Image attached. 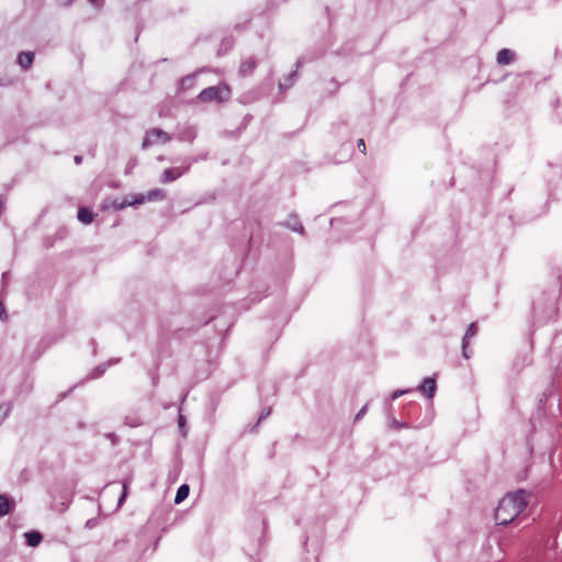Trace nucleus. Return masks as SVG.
<instances>
[{"label": "nucleus", "mask_w": 562, "mask_h": 562, "mask_svg": "<svg viewBox=\"0 0 562 562\" xmlns=\"http://www.w3.org/2000/svg\"><path fill=\"white\" fill-rule=\"evenodd\" d=\"M57 1H58L61 5H65V7L69 5V4L72 2V0H57Z\"/></svg>", "instance_id": "obj_31"}, {"label": "nucleus", "mask_w": 562, "mask_h": 562, "mask_svg": "<svg viewBox=\"0 0 562 562\" xmlns=\"http://www.w3.org/2000/svg\"><path fill=\"white\" fill-rule=\"evenodd\" d=\"M120 200L119 199H115L114 202H113V207L115 209V205H120Z\"/></svg>", "instance_id": "obj_34"}, {"label": "nucleus", "mask_w": 562, "mask_h": 562, "mask_svg": "<svg viewBox=\"0 0 562 562\" xmlns=\"http://www.w3.org/2000/svg\"><path fill=\"white\" fill-rule=\"evenodd\" d=\"M189 492H190L189 485L182 484L177 491V494L175 497V503L180 504L181 502H183L188 497Z\"/></svg>", "instance_id": "obj_15"}, {"label": "nucleus", "mask_w": 562, "mask_h": 562, "mask_svg": "<svg viewBox=\"0 0 562 562\" xmlns=\"http://www.w3.org/2000/svg\"><path fill=\"white\" fill-rule=\"evenodd\" d=\"M516 58V54L514 50L509 48H502L496 56V61L499 65H509Z\"/></svg>", "instance_id": "obj_7"}, {"label": "nucleus", "mask_w": 562, "mask_h": 562, "mask_svg": "<svg viewBox=\"0 0 562 562\" xmlns=\"http://www.w3.org/2000/svg\"><path fill=\"white\" fill-rule=\"evenodd\" d=\"M81 161H82V157H81V156H76V157H75V162H76V165L81 164Z\"/></svg>", "instance_id": "obj_33"}, {"label": "nucleus", "mask_w": 562, "mask_h": 562, "mask_svg": "<svg viewBox=\"0 0 562 562\" xmlns=\"http://www.w3.org/2000/svg\"><path fill=\"white\" fill-rule=\"evenodd\" d=\"M271 414V408L263 409L258 418L257 425L258 426L263 419H266Z\"/></svg>", "instance_id": "obj_25"}, {"label": "nucleus", "mask_w": 562, "mask_h": 562, "mask_svg": "<svg viewBox=\"0 0 562 562\" xmlns=\"http://www.w3.org/2000/svg\"><path fill=\"white\" fill-rule=\"evenodd\" d=\"M24 538L26 540L27 546L30 547H37L43 537L38 531H29L24 533Z\"/></svg>", "instance_id": "obj_14"}, {"label": "nucleus", "mask_w": 562, "mask_h": 562, "mask_svg": "<svg viewBox=\"0 0 562 562\" xmlns=\"http://www.w3.org/2000/svg\"><path fill=\"white\" fill-rule=\"evenodd\" d=\"M257 66V60L255 57H248L245 60L241 61L239 66V74L241 76H249L252 74Z\"/></svg>", "instance_id": "obj_10"}, {"label": "nucleus", "mask_w": 562, "mask_h": 562, "mask_svg": "<svg viewBox=\"0 0 562 562\" xmlns=\"http://www.w3.org/2000/svg\"><path fill=\"white\" fill-rule=\"evenodd\" d=\"M229 97L231 90L227 86H212L203 89L199 93L198 100H200L201 102L216 101L221 103L227 101Z\"/></svg>", "instance_id": "obj_2"}, {"label": "nucleus", "mask_w": 562, "mask_h": 562, "mask_svg": "<svg viewBox=\"0 0 562 562\" xmlns=\"http://www.w3.org/2000/svg\"><path fill=\"white\" fill-rule=\"evenodd\" d=\"M34 59V54L32 52H22L18 56V63L23 69H27L31 67Z\"/></svg>", "instance_id": "obj_12"}, {"label": "nucleus", "mask_w": 562, "mask_h": 562, "mask_svg": "<svg viewBox=\"0 0 562 562\" xmlns=\"http://www.w3.org/2000/svg\"><path fill=\"white\" fill-rule=\"evenodd\" d=\"M134 165H135V161H133V162L131 161V162L128 164L127 168H128V169H132V168L134 167Z\"/></svg>", "instance_id": "obj_36"}, {"label": "nucleus", "mask_w": 562, "mask_h": 562, "mask_svg": "<svg viewBox=\"0 0 562 562\" xmlns=\"http://www.w3.org/2000/svg\"><path fill=\"white\" fill-rule=\"evenodd\" d=\"M140 204V202H135V196H126L123 200H121L120 205H115V210H123L126 206H132Z\"/></svg>", "instance_id": "obj_19"}, {"label": "nucleus", "mask_w": 562, "mask_h": 562, "mask_svg": "<svg viewBox=\"0 0 562 562\" xmlns=\"http://www.w3.org/2000/svg\"><path fill=\"white\" fill-rule=\"evenodd\" d=\"M3 316H5V306L0 302V318H3Z\"/></svg>", "instance_id": "obj_28"}, {"label": "nucleus", "mask_w": 562, "mask_h": 562, "mask_svg": "<svg viewBox=\"0 0 562 562\" xmlns=\"http://www.w3.org/2000/svg\"><path fill=\"white\" fill-rule=\"evenodd\" d=\"M189 169H190V164H188L186 166H181V167L168 168L161 173L159 181L161 183L173 182L177 179H179L181 176H183L186 172H188Z\"/></svg>", "instance_id": "obj_4"}, {"label": "nucleus", "mask_w": 562, "mask_h": 562, "mask_svg": "<svg viewBox=\"0 0 562 562\" xmlns=\"http://www.w3.org/2000/svg\"><path fill=\"white\" fill-rule=\"evenodd\" d=\"M409 392H411V390H409V389H407V390H396V391H394V392L392 393L391 397H392V400H396V398H398L400 396H402V395H404V394H407V393H409Z\"/></svg>", "instance_id": "obj_23"}, {"label": "nucleus", "mask_w": 562, "mask_h": 562, "mask_svg": "<svg viewBox=\"0 0 562 562\" xmlns=\"http://www.w3.org/2000/svg\"><path fill=\"white\" fill-rule=\"evenodd\" d=\"M195 83V75H189V76H186L181 79L180 81V87L181 89H190L194 86Z\"/></svg>", "instance_id": "obj_18"}, {"label": "nucleus", "mask_w": 562, "mask_h": 562, "mask_svg": "<svg viewBox=\"0 0 562 562\" xmlns=\"http://www.w3.org/2000/svg\"><path fill=\"white\" fill-rule=\"evenodd\" d=\"M13 507L14 503L7 495H0V517L10 514Z\"/></svg>", "instance_id": "obj_11"}, {"label": "nucleus", "mask_w": 562, "mask_h": 562, "mask_svg": "<svg viewBox=\"0 0 562 562\" xmlns=\"http://www.w3.org/2000/svg\"><path fill=\"white\" fill-rule=\"evenodd\" d=\"M283 225L293 232L304 234V227L295 214H290Z\"/></svg>", "instance_id": "obj_9"}, {"label": "nucleus", "mask_w": 562, "mask_h": 562, "mask_svg": "<svg viewBox=\"0 0 562 562\" xmlns=\"http://www.w3.org/2000/svg\"><path fill=\"white\" fill-rule=\"evenodd\" d=\"M126 496H127V486H126V483H124V484H123V491H122V494H121V496H120V498H119V501H117V506H119V507L124 503V501H125Z\"/></svg>", "instance_id": "obj_22"}, {"label": "nucleus", "mask_w": 562, "mask_h": 562, "mask_svg": "<svg viewBox=\"0 0 562 562\" xmlns=\"http://www.w3.org/2000/svg\"><path fill=\"white\" fill-rule=\"evenodd\" d=\"M110 364H111V362H109V363H106V364H101V366L97 367V368L93 370V372L91 373V378L95 379V378L101 376V375L105 372L106 368H108Z\"/></svg>", "instance_id": "obj_20"}, {"label": "nucleus", "mask_w": 562, "mask_h": 562, "mask_svg": "<svg viewBox=\"0 0 562 562\" xmlns=\"http://www.w3.org/2000/svg\"><path fill=\"white\" fill-rule=\"evenodd\" d=\"M170 139H171V137L165 131H162L160 128H151L146 132V135L142 143V148L146 149L147 147H149L150 145H153L159 140L161 143H168Z\"/></svg>", "instance_id": "obj_3"}, {"label": "nucleus", "mask_w": 562, "mask_h": 562, "mask_svg": "<svg viewBox=\"0 0 562 562\" xmlns=\"http://www.w3.org/2000/svg\"><path fill=\"white\" fill-rule=\"evenodd\" d=\"M296 74H297V71H296V70L292 71V72H291V74H290V75L284 79V81H283V82H280V83H279V89H280V90L289 89V88L293 85L294 79H295V77H296Z\"/></svg>", "instance_id": "obj_17"}, {"label": "nucleus", "mask_w": 562, "mask_h": 562, "mask_svg": "<svg viewBox=\"0 0 562 562\" xmlns=\"http://www.w3.org/2000/svg\"><path fill=\"white\" fill-rule=\"evenodd\" d=\"M477 333V325L476 323H471L464 334V337L462 339V355L465 359L470 358V355L467 351L468 345L470 342V339L473 338Z\"/></svg>", "instance_id": "obj_6"}, {"label": "nucleus", "mask_w": 562, "mask_h": 562, "mask_svg": "<svg viewBox=\"0 0 562 562\" xmlns=\"http://www.w3.org/2000/svg\"><path fill=\"white\" fill-rule=\"evenodd\" d=\"M357 146L361 153L366 154V144L362 138L358 139Z\"/></svg>", "instance_id": "obj_27"}, {"label": "nucleus", "mask_w": 562, "mask_h": 562, "mask_svg": "<svg viewBox=\"0 0 562 562\" xmlns=\"http://www.w3.org/2000/svg\"><path fill=\"white\" fill-rule=\"evenodd\" d=\"M9 412H10V406L8 404L0 405V414L2 413L0 423L8 416Z\"/></svg>", "instance_id": "obj_21"}, {"label": "nucleus", "mask_w": 562, "mask_h": 562, "mask_svg": "<svg viewBox=\"0 0 562 562\" xmlns=\"http://www.w3.org/2000/svg\"><path fill=\"white\" fill-rule=\"evenodd\" d=\"M77 217L81 223L87 225L93 222L94 214L88 207H80Z\"/></svg>", "instance_id": "obj_13"}, {"label": "nucleus", "mask_w": 562, "mask_h": 562, "mask_svg": "<svg viewBox=\"0 0 562 562\" xmlns=\"http://www.w3.org/2000/svg\"><path fill=\"white\" fill-rule=\"evenodd\" d=\"M7 276H8V272H4V273L2 274V278L4 279Z\"/></svg>", "instance_id": "obj_37"}, {"label": "nucleus", "mask_w": 562, "mask_h": 562, "mask_svg": "<svg viewBox=\"0 0 562 562\" xmlns=\"http://www.w3.org/2000/svg\"><path fill=\"white\" fill-rule=\"evenodd\" d=\"M94 526H95V520L94 519L87 520V522H86V527L87 528H93Z\"/></svg>", "instance_id": "obj_29"}, {"label": "nucleus", "mask_w": 562, "mask_h": 562, "mask_svg": "<svg viewBox=\"0 0 562 562\" xmlns=\"http://www.w3.org/2000/svg\"><path fill=\"white\" fill-rule=\"evenodd\" d=\"M167 198V193L162 189H153L149 190L147 193L137 194L135 195V202H140V204L145 202H151V201H162Z\"/></svg>", "instance_id": "obj_5"}, {"label": "nucleus", "mask_w": 562, "mask_h": 562, "mask_svg": "<svg viewBox=\"0 0 562 562\" xmlns=\"http://www.w3.org/2000/svg\"><path fill=\"white\" fill-rule=\"evenodd\" d=\"M88 1H89L90 3H92V4H95V5H97L101 0H88Z\"/></svg>", "instance_id": "obj_35"}, {"label": "nucleus", "mask_w": 562, "mask_h": 562, "mask_svg": "<svg viewBox=\"0 0 562 562\" xmlns=\"http://www.w3.org/2000/svg\"><path fill=\"white\" fill-rule=\"evenodd\" d=\"M368 405H364L356 415L355 420H360L367 413Z\"/></svg>", "instance_id": "obj_26"}, {"label": "nucleus", "mask_w": 562, "mask_h": 562, "mask_svg": "<svg viewBox=\"0 0 562 562\" xmlns=\"http://www.w3.org/2000/svg\"><path fill=\"white\" fill-rule=\"evenodd\" d=\"M428 398H432L436 392V381L432 378H425L418 387Z\"/></svg>", "instance_id": "obj_8"}, {"label": "nucleus", "mask_w": 562, "mask_h": 562, "mask_svg": "<svg viewBox=\"0 0 562 562\" xmlns=\"http://www.w3.org/2000/svg\"><path fill=\"white\" fill-rule=\"evenodd\" d=\"M11 83H12V81L0 78V87H5V86H9Z\"/></svg>", "instance_id": "obj_30"}, {"label": "nucleus", "mask_w": 562, "mask_h": 562, "mask_svg": "<svg viewBox=\"0 0 562 562\" xmlns=\"http://www.w3.org/2000/svg\"><path fill=\"white\" fill-rule=\"evenodd\" d=\"M303 64H304V59H303V58H299V59H297V61H296V64H295V66H296V70H297L299 68H301V67L303 66Z\"/></svg>", "instance_id": "obj_32"}, {"label": "nucleus", "mask_w": 562, "mask_h": 562, "mask_svg": "<svg viewBox=\"0 0 562 562\" xmlns=\"http://www.w3.org/2000/svg\"><path fill=\"white\" fill-rule=\"evenodd\" d=\"M195 130L193 127H186L180 134L179 139L182 142L191 143L195 138Z\"/></svg>", "instance_id": "obj_16"}, {"label": "nucleus", "mask_w": 562, "mask_h": 562, "mask_svg": "<svg viewBox=\"0 0 562 562\" xmlns=\"http://www.w3.org/2000/svg\"><path fill=\"white\" fill-rule=\"evenodd\" d=\"M178 426L180 428V430L182 431L183 435H186V417L183 415H179L178 417Z\"/></svg>", "instance_id": "obj_24"}, {"label": "nucleus", "mask_w": 562, "mask_h": 562, "mask_svg": "<svg viewBox=\"0 0 562 562\" xmlns=\"http://www.w3.org/2000/svg\"><path fill=\"white\" fill-rule=\"evenodd\" d=\"M529 494L524 490L506 494L495 509V520L506 526L512 522L528 505Z\"/></svg>", "instance_id": "obj_1"}]
</instances>
